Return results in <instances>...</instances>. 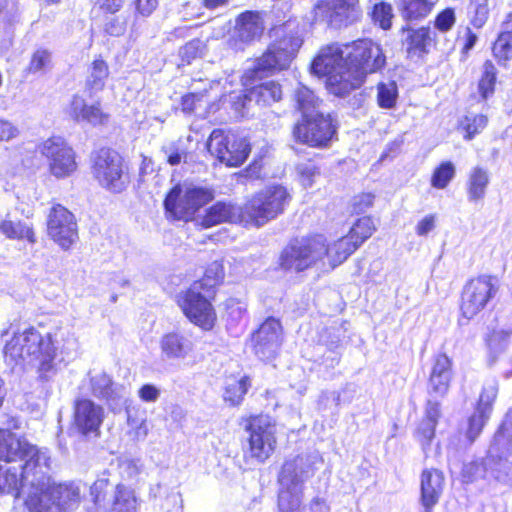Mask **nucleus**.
<instances>
[{
	"instance_id": "obj_31",
	"label": "nucleus",
	"mask_w": 512,
	"mask_h": 512,
	"mask_svg": "<svg viewBox=\"0 0 512 512\" xmlns=\"http://www.w3.org/2000/svg\"><path fill=\"white\" fill-rule=\"evenodd\" d=\"M358 249L354 241L346 234L330 243L326 242L325 253L327 268L334 269Z\"/></svg>"
},
{
	"instance_id": "obj_61",
	"label": "nucleus",
	"mask_w": 512,
	"mask_h": 512,
	"mask_svg": "<svg viewBox=\"0 0 512 512\" xmlns=\"http://www.w3.org/2000/svg\"><path fill=\"white\" fill-rule=\"evenodd\" d=\"M456 22L455 12L452 8H446L442 12H440L435 20H434V27L442 32H448L452 29Z\"/></svg>"
},
{
	"instance_id": "obj_38",
	"label": "nucleus",
	"mask_w": 512,
	"mask_h": 512,
	"mask_svg": "<svg viewBox=\"0 0 512 512\" xmlns=\"http://www.w3.org/2000/svg\"><path fill=\"white\" fill-rule=\"evenodd\" d=\"M0 233L10 240H26L31 244L36 242L33 227L20 220L13 221L8 217L2 219Z\"/></svg>"
},
{
	"instance_id": "obj_39",
	"label": "nucleus",
	"mask_w": 512,
	"mask_h": 512,
	"mask_svg": "<svg viewBox=\"0 0 512 512\" xmlns=\"http://www.w3.org/2000/svg\"><path fill=\"white\" fill-rule=\"evenodd\" d=\"M294 99L297 109L302 113V117H312L321 111L322 101L315 93L304 85H300L295 90Z\"/></svg>"
},
{
	"instance_id": "obj_8",
	"label": "nucleus",
	"mask_w": 512,
	"mask_h": 512,
	"mask_svg": "<svg viewBox=\"0 0 512 512\" xmlns=\"http://www.w3.org/2000/svg\"><path fill=\"white\" fill-rule=\"evenodd\" d=\"M249 436L244 450L247 461L262 464L276 448V425L268 416L251 417L246 426Z\"/></svg>"
},
{
	"instance_id": "obj_40",
	"label": "nucleus",
	"mask_w": 512,
	"mask_h": 512,
	"mask_svg": "<svg viewBox=\"0 0 512 512\" xmlns=\"http://www.w3.org/2000/svg\"><path fill=\"white\" fill-rule=\"evenodd\" d=\"M303 489L282 487L278 495L279 512H301Z\"/></svg>"
},
{
	"instance_id": "obj_58",
	"label": "nucleus",
	"mask_w": 512,
	"mask_h": 512,
	"mask_svg": "<svg viewBox=\"0 0 512 512\" xmlns=\"http://www.w3.org/2000/svg\"><path fill=\"white\" fill-rule=\"evenodd\" d=\"M488 470L481 462H470L463 466L462 479L466 483L473 482L481 477H486Z\"/></svg>"
},
{
	"instance_id": "obj_47",
	"label": "nucleus",
	"mask_w": 512,
	"mask_h": 512,
	"mask_svg": "<svg viewBox=\"0 0 512 512\" xmlns=\"http://www.w3.org/2000/svg\"><path fill=\"white\" fill-rule=\"evenodd\" d=\"M456 169L452 162L444 161L435 168L431 176V185L436 189H445L455 177Z\"/></svg>"
},
{
	"instance_id": "obj_57",
	"label": "nucleus",
	"mask_w": 512,
	"mask_h": 512,
	"mask_svg": "<svg viewBox=\"0 0 512 512\" xmlns=\"http://www.w3.org/2000/svg\"><path fill=\"white\" fill-rule=\"evenodd\" d=\"M489 415L485 413V410L476 409V412L469 418L466 434L470 441H474L478 437Z\"/></svg>"
},
{
	"instance_id": "obj_34",
	"label": "nucleus",
	"mask_w": 512,
	"mask_h": 512,
	"mask_svg": "<svg viewBox=\"0 0 512 512\" xmlns=\"http://www.w3.org/2000/svg\"><path fill=\"white\" fill-rule=\"evenodd\" d=\"M263 29V22L259 13L245 12L237 19L236 34L243 42H249L258 38L262 34Z\"/></svg>"
},
{
	"instance_id": "obj_49",
	"label": "nucleus",
	"mask_w": 512,
	"mask_h": 512,
	"mask_svg": "<svg viewBox=\"0 0 512 512\" xmlns=\"http://www.w3.org/2000/svg\"><path fill=\"white\" fill-rule=\"evenodd\" d=\"M398 89L395 82L379 83L377 86V102L381 108L391 109L395 106Z\"/></svg>"
},
{
	"instance_id": "obj_11",
	"label": "nucleus",
	"mask_w": 512,
	"mask_h": 512,
	"mask_svg": "<svg viewBox=\"0 0 512 512\" xmlns=\"http://www.w3.org/2000/svg\"><path fill=\"white\" fill-rule=\"evenodd\" d=\"M211 295L201 289V284H192L176 297V302L186 318L205 331L211 330L217 320L215 309L209 299Z\"/></svg>"
},
{
	"instance_id": "obj_52",
	"label": "nucleus",
	"mask_w": 512,
	"mask_h": 512,
	"mask_svg": "<svg viewBox=\"0 0 512 512\" xmlns=\"http://www.w3.org/2000/svg\"><path fill=\"white\" fill-rule=\"evenodd\" d=\"M297 180L305 189L311 188L316 179L320 176V171L312 162H305L296 167Z\"/></svg>"
},
{
	"instance_id": "obj_59",
	"label": "nucleus",
	"mask_w": 512,
	"mask_h": 512,
	"mask_svg": "<svg viewBox=\"0 0 512 512\" xmlns=\"http://www.w3.org/2000/svg\"><path fill=\"white\" fill-rule=\"evenodd\" d=\"M161 151L164 153L167 162L171 166L179 165L187 156L186 151L181 148L177 142H171L167 145H164Z\"/></svg>"
},
{
	"instance_id": "obj_17",
	"label": "nucleus",
	"mask_w": 512,
	"mask_h": 512,
	"mask_svg": "<svg viewBox=\"0 0 512 512\" xmlns=\"http://www.w3.org/2000/svg\"><path fill=\"white\" fill-rule=\"evenodd\" d=\"M47 232L62 249H69L78 240L75 216L64 206L53 205L48 215Z\"/></svg>"
},
{
	"instance_id": "obj_20",
	"label": "nucleus",
	"mask_w": 512,
	"mask_h": 512,
	"mask_svg": "<svg viewBox=\"0 0 512 512\" xmlns=\"http://www.w3.org/2000/svg\"><path fill=\"white\" fill-rule=\"evenodd\" d=\"M107 487L105 480L96 481L91 487V494L94 496L96 504L103 502V507L110 512H137V498L135 491L123 484H118L103 499L100 492Z\"/></svg>"
},
{
	"instance_id": "obj_5",
	"label": "nucleus",
	"mask_w": 512,
	"mask_h": 512,
	"mask_svg": "<svg viewBox=\"0 0 512 512\" xmlns=\"http://www.w3.org/2000/svg\"><path fill=\"white\" fill-rule=\"evenodd\" d=\"M347 44H330L322 47L314 58L311 72L317 76H326V87L330 93L336 96H345L351 91H335L331 86V78L335 77L338 84L350 80L351 65L347 57ZM339 88L342 85H338Z\"/></svg>"
},
{
	"instance_id": "obj_19",
	"label": "nucleus",
	"mask_w": 512,
	"mask_h": 512,
	"mask_svg": "<svg viewBox=\"0 0 512 512\" xmlns=\"http://www.w3.org/2000/svg\"><path fill=\"white\" fill-rule=\"evenodd\" d=\"M512 322L509 325H499L488 338V362L490 365L498 364L502 373L509 377L512 375Z\"/></svg>"
},
{
	"instance_id": "obj_1",
	"label": "nucleus",
	"mask_w": 512,
	"mask_h": 512,
	"mask_svg": "<svg viewBox=\"0 0 512 512\" xmlns=\"http://www.w3.org/2000/svg\"><path fill=\"white\" fill-rule=\"evenodd\" d=\"M52 459L46 448L0 429V493L21 497L31 512L68 510L80 501L74 483H56L50 476Z\"/></svg>"
},
{
	"instance_id": "obj_22",
	"label": "nucleus",
	"mask_w": 512,
	"mask_h": 512,
	"mask_svg": "<svg viewBox=\"0 0 512 512\" xmlns=\"http://www.w3.org/2000/svg\"><path fill=\"white\" fill-rule=\"evenodd\" d=\"M282 326L275 318L266 319L252 335L255 354L267 360L274 357L281 345Z\"/></svg>"
},
{
	"instance_id": "obj_51",
	"label": "nucleus",
	"mask_w": 512,
	"mask_h": 512,
	"mask_svg": "<svg viewBox=\"0 0 512 512\" xmlns=\"http://www.w3.org/2000/svg\"><path fill=\"white\" fill-rule=\"evenodd\" d=\"M206 51V44L200 39H193L179 49L182 63L190 64L193 60L202 57Z\"/></svg>"
},
{
	"instance_id": "obj_3",
	"label": "nucleus",
	"mask_w": 512,
	"mask_h": 512,
	"mask_svg": "<svg viewBox=\"0 0 512 512\" xmlns=\"http://www.w3.org/2000/svg\"><path fill=\"white\" fill-rule=\"evenodd\" d=\"M347 47V57L351 65L350 80L342 82V87L339 88L336 78H331V86L337 92L359 88L367 74L378 71L385 64V56L381 47L370 39H360L348 43Z\"/></svg>"
},
{
	"instance_id": "obj_26",
	"label": "nucleus",
	"mask_w": 512,
	"mask_h": 512,
	"mask_svg": "<svg viewBox=\"0 0 512 512\" xmlns=\"http://www.w3.org/2000/svg\"><path fill=\"white\" fill-rule=\"evenodd\" d=\"M451 360L445 354L435 358L429 377L428 392L434 397H443L447 394L452 379Z\"/></svg>"
},
{
	"instance_id": "obj_14",
	"label": "nucleus",
	"mask_w": 512,
	"mask_h": 512,
	"mask_svg": "<svg viewBox=\"0 0 512 512\" xmlns=\"http://www.w3.org/2000/svg\"><path fill=\"white\" fill-rule=\"evenodd\" d=\"M313 12L315 20L334 28L351 25L362 15L359 0H319Z\"/></svg>"
},
{
	"instance_id": "obj_13",
	"label": "nucleus",
	"mask_w": 512,
	"mask_h": 512,
	"mask_svg": "<svg viewBox=\"0 0 512 512\" xmlns=\"http://www.w3.org/2000/svg\"><path fill=\"white\" fill-rule=\"evenodd\" d=\"M498 292L497 280L490 275L470 279L463 287L460 311L462 317L472 319L485 309Z\"/></svg>"
},
{
	"instance_id": "obj_60",
	"label": "nucleus",
	"mask_w": 512,
	"mask_h": 512,
	"mask_svg": "<svg viewBox=\"0 0 512 512\" xmlns=\"http://www.w3.org/2000/svg\"><path fill=\"white\" fill-rule=\"evenodd\" d=\"M436 425L432 420L423 419L417 429L416 437L424 450L434 438Z\"/></svg>"
},
{
	"instance_id": "obj_24",
	"label": "nucleus",
	"mask_w": 512,
	"mask_h": 512,
	"mask_svg": "<svg viewBox=\"0 0 512 512\" xmlns=\"http://www.w3.org/2000/svg\"><path fill=\"white\" fill-rule=\"evenodd\" d=\"M104 409L89 399L78 400L74 408V424L84 435H99Z\"/></svg>"
},
{
	"instance_id": "obj_7",
	"label": "nucleus",
	"mask_w": 512,
	"mask_h": 512,
	"mask_svg": "<svg viewBox=\"0 0 512 512\" xmlns=\"http://www.w3.org/2000/svg\"><path fill=\"white\" fill-rule=\"evenodd\" d=\"M326 239L322 235L303 238L287 247L280 257V265L286 270L303 271L317 265L326 269Z\"/></svg>"
},
{
	"instance_id": "obj_62",
	"label": "nucleus",
	"mask_w": 512,
	"mask_h": 512,
	"mask_svg": "<svg viewBox=\"0 0 512 512\" xmlns=\"http://www.w3.org/2000/svg\"><path fill=\"white\" fill-rule=\"evenodd\" d=\"M489 0H474V15L471 23L476 28H481L487 21L489 16Z\"/></svg>"
},
{
	"instance_id": "obj_18",
	"label": "nucleus",
	"mask_w": 512,
	"mask_h": 512,
	"mask_svg": "<svg viewBox=\"0 0 512 512\" xmlns=\"http://www.w3.org/2000/svg\"><path fill=\"white\" fill-rule=\"evenodd\" d=\"M293 133L296 140L302 143L322 147L331 140L335 129L329 115L316 113L312 117H303L295 126Z\"/></svg>"
},
{
	"instance_id": "obj_15",
	"label": "nucleus",
	"mask_w": 512,
	"mask_h": 512,
	"mask_svg": "<svg viewBox=\"0 0 512 512\" xmlns=\"http://www.w3.org/2000/svg\"><path fill=\"white\" fill-rule=\"evenodd\" d=\"M300 46L301 40L297 37L289 36L280 39L270 45L267 51L257 59L251 73H274L287 69Z\"/></svg>"
},
{
	"instance_id": "obj_46",
	"label": "nucleus",
	"mask_w": 512,
	"mask_h": 512,
	"mask_svg": "<svg viewBox=\"0 0 512 512\" xmlns=\"http://www.w3.org/2000/svg\"><path fill=\"white\" fill-rule=\"evenodd\" d=\"M224 279V268L220 262L211 263L205 271L204 277L194 284H201V289L212 294V288L220 284Z\"/></svg>"
},
{
	"instance_id": "obj_63",
	"label": "nucleus",
	"mask_w": 512,
	"mask_h": 512,
	"mask_svg": "<svg viewBox=\"0 0 512 512\" xmlns=\"http://www.w3.org/2000/svg\"><path fill=\"white\" fill-rule=\"evenodd\" d=\"M225 309L232 320L238 321L246 314L247 304L241 300L230 298L225 302Z\"/></svg>"
},
{
	"instance_id": "obj_42",
	"label": "nucleus",
	"mask_w": 512,
	"mask_h": 512,
	"mask_svg": "<svg viewBox=\"0 0 512 512\" xmlns=\"http://www.w3.org/2000/svg\"><path fill=\"white\" fill-rule=\"evenodd\" d=\"M209 90L204 89L202 91H194L189 93L182 98V109L185 112H192L197 108L196 103L201 102L204 97L209 99H215L220 94V83L218 81H212L209 84Z\"/></svg>"
},
{
	"instance_id": "obj_29",
	"label": "nucleus",
	"mask_w": 512,
	"mask_h": 512,
	"mask_svg": "<svg viewBox=\"0 0 512 512\" xmlns=\"http://www.w3.org/2000/svg\"><path fill=\"white\" fill-rule=\"evenodd\" d=\"M402 32L406 33L404 45L409 56H420L428 52V47L435 38V33L431 31L429 26L412 28L409 25L402 28Z\"/></svg>"
},
{
	"instance_id": "obj_10",
	"label": "nucleus",
	"mask_w": 512,
	"mask_h": 512,
	"mask_svg": "<svg viewBox=\"0 0 512 512\" xmlns=\"http://www.w3.org/2000/svg\"><path fill=\"white\" fill-rule=\"evenodd\" d=\"M290 201V194L281 185L271 186L259 192L245 205L248 224L262 226L281 214Z\"/></svg>"
},
{
	"instance_id": "obj_55",
	"label": "nucleus",
	"mask_w": 512,
	"mask_h": 512,
	"mask_svg": "<svg viewBox=\"0 0 512 512\" xmlns=\"http://www.w3.org/2000/svg\"><path fill=\"white\" fill-rule=\"evenodd\" d=\"M392 6L385 2L375 4L372 12V18L383 30H388L392 26L393 19Z\"/></svg>"
},
{
	"instance_id": "obj_23",
	"label": "nucleus",
	"mask_w": 512,
	"mask_h": 512,
	"mask_svg": "<svg viewBox=\"0 0 512 512\" xmlns=\"http://www.w3.org/2000/svg\"><path fill=\"white\" fill-rule=\"evenodd\" d=\"M317 456H297L287 460L279 475V483L282 487H294L303 489V484L315 473Z\"/></svg>"
},
{
	"instance_id": "obj_48",
	"label": "nucleus",
	"mask_w": 512,
	"mask_h": 512,
	"mask_svg": "<svg viewBox=\"0 0 512 512\" xmlns=\"http://www.w3.org/2000/svg\"><path fill=\"white\" fill-rule=\"evenodd\" d=\"M488 474L493 477L496 481L512 485V463L507 459H499L498 461L489 460Z\"/></svg>"
},
{
	"instance_id": "obj_41",
	"label": "nucleus",
	"mask_w": 512,
	"mask_h": 512,
	"mask_svg": "<svg viewBox=\"0 0 512 512\" xmlns=\"http://www.w3.org/2000/svg\"><path fill=\"white\" fill-rule=\"evenodd\" d=\"M376 231V225L371 217L359 218L350 228L347 235L359 248Z\"/></svg>"
},
{
	"instance_id": "obj_56",
	"label": "nucleus",
	"mask_w": 512,
	"mask_h": 512,
	"mask_svg": "<svg viewBox=\"0 0 512 512\" xmlns=\"http://www.w3.org/2000/svg\"><path fill=\"white\" fill-rule=\"evenodd\" d=\"M127 425L129 427V434L137 441L144 440L149 433L147 420L144 417L128 414Z\"/></svg>"
},
{
	"instance_id": "obj_44",
	"label": "nucleus",
	"mask_w": 512,
	"mask_h": 512,
	"mask_svg": "<svg viewBox=\"0 0 512 512\" xmlns=\"http://www.w3.org/2000/svg\"><path fill=\"white\" fill-rule=\"evenodd\" d=\"M52 66V53L45 48L36 49L30 57V61L26 67L28 74L45 73Z\"/></svg>"
},
{
	"instance_id": "obj_32",
	"label": "nucleus",
	"mask_w": 512,
	"mask_h": 512,
	"mask_svg": "<svg viewBox=\"0 0 512 512\" xmlns=\"http://www.w3.org/2000/svg\"><path fill=\"white\" fill-rule=\"evenodd\" d=\"M512 451V408L507 412L505 419L494 435L489 447L490 457L507 455Z\"/></svg>"
},
{
	"instance_id": "obj_30",
	"label": "nucleus",
	"mask_w": 512,
	"mask_h": 512,
	"mask_svg": "<svg viewBox=\"0 0 512 512\" xmlns=\"http://www.w3.org/2000/svg\"><path fill=\"white\" fill-rule=\"evenodd\" d=\"M489 184L490 174L488 169L480 165L472 167L468 172L465 185L468 201L474 204L482 202Z\"/></svg>"
},
{
	"instance_id": "obj_35",
	"label": "nucleus",
	"mask_w": 512,
	"mask_h": 512,
	"mask_svg": "<svg viewBox=\"0 0 512 512\" xmlns=\"http://www.w3.org/2000/svg\"><path fill=\"white\" fill-rule=\"evenodd\" d=\"M92 389L96 396L104 398L112 405L124 398L123 386H115L106 373H99L92 378Z\"/></svg>"
},
{
	"instance_id": "obj_33",
	"label": "nucleus",
	"mask_w": 512,
	"mask_h": 512,
	"mask_svg": "<svg viewBox=\"0 0 512 512\" xmlns=\"http://www.w3.org/2000/svg\"><path fill=\"white\" fill-rule=\"evenodd\" d=\"M439 0H399V11L405 21H421L428 17Z\"/></svg>"
},
{
	"instance_id": "obj_43",
	"label": "nucleus",
	"mask_w": 512,
	"mask_h": 512,
	"mask_svg": "<svg viewBox=\"0 0 512 512\" xmlns=\"http://www.w3.org/2000/svg\"><path fill=\"white\" fill-rule=\"evenodd\" d=\"M250 386L251 382L247 376L239 380L231 379L225 387L224 400L232 406L239 405Z\"/></svg>"
},
{
	"instance_id": "obj_53",
	"label": "nucleus",
	"mask_w": 512,
	"mask_h": 512,
	"mask_svg": "<svg viewBox=\"0 0 512 512\" xmlns=\"http://www.w3.org/2000/svg\"><path fill=\"white\" fill-rule=\"evenodd\" d=\"M493 54L498 60L512 59V31H503L493 46Z\"/></svg>"
},
{
	"instance_id": "obj_37",
	"label": "nucleus",
	"mask_w": 512,
	"mask_h": 512,
	"mask_svg": "<svg viewBox=\"0 0 512 512\" xmlns=\"http://www.w3.org/2000/svg\"><path fill=\"white\" fill-rule=\"evenodd\" d=\"M281 98V86L274 81H268L254 86L245 94L246 101H255L257 104L262 105H269L279 101Z\"/></svg>"
},
{
	"instance_id": "obj_16",
	"label": "nucleus",
	"mask_w": 512,
	"mask_h": 512,
	"mask_svg": "<svg viewBox=\"0 0 512 512\" xmlns=\"http://www.w3.org/2000/svg\"><path fill=\"white\" fill-rule=\"evenodd\" d=\"M46 158L50 173L56 178H66L77 169L76 155L62 138L53 137L44 141L40 148Z\"/></svg>"
},
{
	"instance_id": "obj_25",
	"label": "nucleus",
	"mask_w": 512,
	"mask_h": 512,
	"mask_svg": "<svg viewBox=\"0 0 512 512\" xmlns=\"http://www.w3.org/2000/svg\"><path fill=\"white\" fill-rule=\"evenodd\" d=\"M67 113L74 121L86 123L93 127L104 126L109 122L110 115L105 112L99 101L88 104L85 99L79 95H74Z\"/></svg>"
},
{
	"instance_id": "obj_21",
	"label": "nucleus",
	"mask_w": 512,
	"mask_h": 512,
	"mask_svg": "<svg viewBox=\"0 0 512 512\" xmlns=\"http://www.w3.org/2000/svg\"><path fill=\"white\" fill-rule=\"evenodd\" d=\"M158 348L162 361L183 362L192 356L194 343L185 332L172 330L160 336Z\"/></svg>"
},
{
	"instance_id": "obj_4",
	"label": "nucleus",
	"mask_w": 512,
	"mask_h": 512,
	"mask_svg": "<svg viewBox=\"0 0 512 512\" xmlns=\"http://www.w3.org/2000/svg\"><path fill=\"white\" fill-rule=\"evenodd\" d=\"M213 191L193 182H183L171 189L164 205L170 217L177 220L192 219L195 213L213 199Z\"/></svg>"
},
{
	"instance_id": "obj_2",
	"label": "nucleus",
	"mask_w": 512,
	"mask_h": 512,
	"mask_svg": "<svg viewBox=\"0 0 512 512\" xmlns=\"http://www.w3.org/2000/svg\"><path fill=\"white\" fill-rule=\"evenodd\" d=\"M77 350L78 341L68 328L57 327L43 334L35 327H27L5 340L4 355L32 366L41 380L48 381L57 374L61 363L76 356Z\"/></svg>"
},
{
	"instance_id": "obj_64",
	"label": "nucleus",
	"mask_w": 512,
	"mask_h": 512,
	"mask_svg": "<svg viewBox=\"0 0 512 512\" xmlns=\"http://www.w3.org/2000/svg\"><path fill=\"white\" fill-rule=\"evenodd\" d=\"M436 223V214L425 215L422 219H420L417 222L415 226V232L418 236H426L435 229Z\"/></svg>"
},
{
	"instance_id": "obj_9",
	"label": "nucleus",
	"mask_w": 512,
	"mask_h": 512,
	"mask_svg": "<svg viewBox=\"0 0 512 512\" xmlns=\"http://www.w3.org/2000/svg\"><path fill=\"white\" fill-rule=\"evenodd\" d=\"M91 169L99 185L110 192L120 193L129 183L123 158L114 150L102 148L95 152Z\"/></svg>"
},
{
	"instance_id": "obj_36",
	"label": "nucleus",
	"mask_w": 512,
	"mask_h": 512,
	"mask_svg": "<svg viewBox=\"0 0 512 512\" xmlns=\"http://www.w3.org/2000/svg\"><path fill=\"white\" fill-rule=\"evenodd\" d=\"M109 66L103 59H95L89 69L85 81V88L90 96L101 92L109 78Z\"/></svg>"
},
{
	"instance_id": "obj_50",
	"label": "nucleus",
	"mask_w": 512,
	"mask_h": 512,
	"mask_svg": "<svg viewBox=\"0 0 512 512\" xmlns=\"http://www.w3.org/2000/svg\"><path fill=\"white\" fill-rule=\"evenodd\" d=\"M487 122V117L481 114L465 116L460 122L461 129L466 132L465 139L470 140L480 133L486 127Z\"/></svg>"
},
{
	"instance_id": "obj_54",
	"label": "nucleus",
	"mask_w": 512,
	"mask_h": 512,
	"mask_svg": "<svg viewBox=\"0 0 512 512\" xmlns=\"http://www.w3.org/2000/svg\"><path fill=\"white\" fill-rule=\"evenodd\" d=\"M498 394V382L494 379L488 380L483 385L477 409L485 410V413L490 414L492 404L495 401Z\"/></svg>"
},
{
	"instance_id": "obj_6",
	"label": "nucleus",
	"mask_w": 512,
	"mask_h": 512,
	"mask_svg": "<svg viewBox=\"0 0 512 512\" xmlns=\"http://www.w3.org/2000/svg\"><path fill=\"white\" fill-rule=\"evenodd\" d=\"M326 239L322 235L303 238L287 247L280 257V265L286 270L303 271L317 265L326 269Z\"/></svg>"
},
{
	"instance_id": "obj_45",
	"label": "nucleus",
	"mask_w": 512,
	"mask_h": 512,
	"mask_svg": "<svg viewBox=\"0 0 512 512\" xmlns=\"http://www.w3.org/2000/svg\"><path fill=\"white\" fill-rule=\"evenodd\" d=\"M497 77V69L492 61L487 60L483 64L482 76L478 83V89L483 99H487L494 93Z\"/></svg>"
},
{
	"instance_id": "obj_28",
	"label": "nucleus",
	"mask_w": 512,
	"mask_h": 512,
	"mask_svg": "<svg viewBox=\"0 0 512 512\" xmlns=\"http://www.w3.org/2000/svg\"><path fill=\"white\" fill-rule=\"evenodd\" d=\"M245 216V207L241 208L232 204L218 202L208 209L201 224L204 227H211L224 222L248 224Z\"/></svg>"
},
{
	"instance_id": "obj_12",
	"label": "nucleus",
	"mask_w": 512,
	"mask_h": 512,
	"mask_svg": "<svg viewBox=\"0 0 512 512\" xmlns=\"http://www.w3.org/2000/svg\"><path fill=\"white\" fill-rule=\"evenodd\" d=\"M207 148L211 155L229 167L242 165L251 151L246 138L222 129L212 131Z\"/></svg>"
},
{
	"instance_id": "obj_27",
	"label": "nucleus",
	"mask_w": 512,
	"mask_h": 512,
	"mask_svg": "<svg viewBox=\"0 0 512 512\" xmlns=\"http://www.w3.org/2000/svg\"><path fill=\"white\" fill-rule=\"evenodd\" d=\"M444 488V475L437 469H426L421 474V503L425 512H432Z\"/></svg>"
}]
</instances>
